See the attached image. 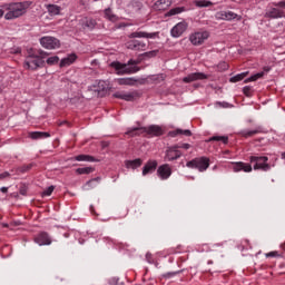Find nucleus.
I'll list each match as a JSON object with an SVG mask.
<instances>
[{
    "mask_svg": "<svg viewBox=\"0 0 285 285\" xmlns=\"http://www.w3.org/2000/svg\"><path fill=\"white\" fill-rule=\"evenodd\" d=\"M87 184H92V180H89Z\"/></svg>",
    "mask_w": 285,
    "mask_h": 285,
    "instance_id": "nucleus-60",
    "label": "nucleus"
},
{
    "mask_svg": "<svg viewBox=\"0 0 285 285\" xmlns=\"http://www.w3.org/2000/svg\"><path fill=\"white\" fill-rule=\"evenodd\" d=\"M179 273H181V271L167 272V273L163 274L161 277H163V279H170V278L175 277V275H179Z\"/></svg>",
    "mask_w": 285,
    "mask_h": 285,
    "instance_id": "nucleus-42",
    "label": "nucleus"
},
{
    "mask_svg": "<svg viewBox=\"0 0 285 285\" xmlns=\"http://www.w3.org/2000/svg\"><path fill=\"white\" fill-rule=\"evenodd\" d=\"M204 79H208V75L204 72H193L183 78L184 83H193V81H204Z\"/></svg>",
    "mask_w": 285,
    "mask_h": 285,
    "instance_id": "nucleus-16",
    "label": "nucleus"
},
{
    "mask_svg": "<svg viewBox=\"0 0 285 285\" xmlns=\"http://www.w3.org/2000/svg\"><path fill=\"white\" fill-rule=\"evenodd\" d=\"M20 195H27V190L24 188L20 189Z\"/></svg>",
    "mask_w": 285,
    "mask_h": 285,
    "instance_id": "nucleus-54",
    "label": "nucleus"
},
{
    "mask_svg": "<svg viewBox=\"0 0 285 285\" xmlns=\"http://www.w3.org/2000/svg\"><path fill=\"white\" fill-rule=\"evenodd\" d=\"M170 253H177V250H175V249H171V250H170Z\"/></svg>",
    "mask_w": 285,
    "mask_h": 285,
    "instance_id": "nucleus-58",
    "label": "nucleus"
},
{
    "mask_svg": "<svg viewBox=\"0 0 285 285\" xmlns=\"http://www.w3.org/2000/svg\"><path fill=\"white\" fill-rule=\"evenodd\" d=\"M77 61V56L75 53L69 55L66 58L60 60V68H67L68 66H72Z\"/></svg>",
    "mask_w": 285,
    "mask_h": 285,
    "instance_id": "nucleus-24",
    "label": "nucleus"
},
{
    "mask_svg": "<svg viewBox=\"0 0 285 285\" xmlns=\"http://www.w3.org/2000/svg\"><path fill=\"white\" fill-rule=\"evenodd\" d=\"M80 26L83 30H95V28H97V20L95 18L85 17L80 20Z\"/></svg>",
    "mask_w": 285,
    "mask_h": 285,
    "instance_id": "nucleus-19",
    "label": "nucleus"
},
{
    "mask_svg": "<svg viewBox=\"0 0 285 285\" xmlns=\"http://www.w3.org/2000/svg\"><path fill=\"white\" fill-rule=\"evenodd\" d=\"M249 164L253 165L255 170H263V173H268L273 166L268 164L267 156H259L258 154H254L249 156Z\"/></svg>",
    "mask_w": 285,
    "mask_h": 285,
    "instance_id": "nucleus-3",
    "label": "nucleus"
},
{
    "mask_svg": "<svg viewBox=\"0 0 285 285\" xmlns=\"http://www.w3.org/2000/svg\"><path fill=\"white\" fill-rule=\"evenodd\" d=\"M268 19H284L285 12L279 8H272L266 12Z\"/></svg>",
    "mask_w": 285,
    "mask_h": 285,
    "instance_id": "nucleus-20",
    "label": "nucleus"
},
{
    "mask_svg": "<svg viewBox=\"0 0 285 285\" xmlns=\"http://www.w3.org/2000/svg\"><path fill=\"white\" fill-rule=\"evenodd\" d=\"M76 161H95V157L90 155H78L75 157Z\"/></svg>",
    "mask_w": 285,
    "mask_h": 285,
    "instance_id": "nucleus-36",
    "label": "nucleus"
},
{
    "mask_svg": "<svg viewBox=\"0 0 285 285\" xmlns=\"http://www.w3.org/2000/svg\"><path fill=\"white\" fill-rule=\"evenodd\" d=\"M272 6H274V8H281L282 10H285V0L272 2Z\"/></svg>",
    "mask_w": 285,
    "mask_h": 285,
    "instance_id": "nucleus-46",
    "label": "nucleus"
},
{
    "mask_svg": "<svg viewBox=\"0 0 285 285\" xmlns=\"http://www.w3.org/2000/svg\"><path fill=\"white\" fill-rule=\"evenodd\" d=\"M108 89V82L105 80H97L94 85L95 92H105Z\"/></svg>",
    "mask_w": 285,
    "mask_h": 285,
    "instance_id": "nucleus-27",
    "label": "nucleus"
},
{
    "mask_svg": "<svg viewBox=\"0 0 285 285\" xmlns=\"http://www.w3.org/2000/svg\"><path fill=\"white\" fill-rule=\"evenodd\" d=\"M259 132H262V129L256 128V129H244L240 131L242 137H245L246 139H248V137H254V135H259Z\"/></svg>",
    "mask_w": 285,
    "mask_h": 285,
    "instance_id": "nucleus-29",
    "label": "nucleus"
},
{
    "mask_svg": "<svg viewBox=\"0 0 285 285\" xmlns=\"http://www.w3.org/2000/svg\"><path fill=\"white\" fill-rule=\"evenodd\" d=\"M111 68L118 71V75H130L131 72H137L138 69H129L127 65L119 61L111 62Z\"/></svg>",
    "mask_w": 285,
    "mask_h": 285,
    "instance_id": "nucleus-17",
    "label": "nucleus"
},
{
    "mask_svg": "<svg viewBox=\"0 0 285 285\" xmlns=\"http://www.w3.org/2000/svg\"><path fill=\"white\" fill-rule=\"evenodd\" d=\"M33 242L38 244V246H50L52 238L48 232H40L33 237Z\"/></svg>",
    "mask_w": 285,
    "mask_h": 285,
    "instance_id": "nucleus-8",
    "label": "nucleus"
},
{
    "mask_svg": "<svg viewBox=\"0 0 285 285\" xmlns=\"http://www.w3.org/2000/svg\"><path fill=\"white\" fill-rule=\"evenodd\" d=\"M216 19H220L223 21H233L237 19L238 21L242 20V16H238L237 13L233 11H219L216 13Z\"/></svg>",
    "mask_w": 285,
    "mask_h": 285,
    "instance_id": "nucleus-14",
    "label": "nucleus"
},
{
    "mask_svg": "<svg viewBox=\"0 0 285 285\" xmlns=\"http://www.w3.org/2000/svg\"><path fill=\"white\" fill-rule=\"evenodd\" d=\"M178 148H184V150H188V149H190V144H188V142H185V144H183V145H180V146H177Z\"/></svg>",
    "mask_w": 285,
    "mask_h": 285,
    "instance_id": "nucleus-50",
    "label": "nucleus"
},
{
    "mask_svg": "<svg viewBox=\"0 0 285 285\" xmlns=\"http://www.w3.org/2000/svg\"><path fill=\"white\" fill-rule=\"evenodd\" d=\"M266 257H279V253L278 252H269L266 254Z\"/></svg>",
    "mask_w": 285,
    "mask_h": 285,
    "instance_id": "nucleus-49",
    "label": "nucleus"
},
{
    "mask_svg": "<svg viewBox=\"0 0 285 285\" xmlns=\"http://www.w3.org/2000/svg\"><path fill=\"white\" fill-rule=\"evenodd\" d=\"M218 70H220L222 72H224L225 70H228V63L226 62H220L218 66H217Z\"/></svg>",
    "mask_w": 285,
    "mask_h": 285,
    "instance_id": "nucleus-48",
    "label": "nucleus"
},
{
    "mask_svg": "<svg viewBox=\"0 0 285 285\" xmlns=\"http://www.w3.org/2000/svg\"><path fill=\"white\" fill-rule=\"evenodd\" d=\"M126 48H128V50H134L136 52H144L147 48V45L141 40L132 39L126 43Z\"/></svg>",
    "mask_w": 285,
    "mask_h": 285,
    "instance_id": "nucleus-12",
    "label": "nucleus"
},
{
    "mask_svg": "<svg viewBox=\"0 0 285 285\" xmlns=\"http://www.w3.org/2000/svg\"><path fill=\"white\" fill-rule=\"evenodd\" d=\"M173 6V0H158L154 3V10H168Z\"/></svg>",
    "mask_w": 285,
    "mask_h": 285,
    "instance_id": "nucleus-22",
    "label": "nucleus"
},
{
    "mask_svg": "<svg viewBox=\"0 0 285 285\" xmlns=\"http://www.w3.org/2000/svg\"><path fill=\"white\" fill-rule=\"evenodd\" d=\"M196 250L198 253H210V245L208 244H202L196 247Z\"/></svg>",
    "mask_w": 285,
    "mask_h": 285,
    "instance_id": "nucleus-39",
    "label": "nucleus"
},
{
    "mask_svg": "<svg viewBox=\"0 0 285 285\" xmlns=\"http://www.w3.org/2000/svg\"><path fill=\"white\" fill-rule=\"evenodd\" d=\"M33 167H35V163L23 165L19 168V173H28L29 170H32Z\"/></svg>",
    "mask_w": 285,
    "mask_h": 285,
    "instance_id": "nucleus-41",
    "label": "nucleus"
},
{
    "mask_svg": "<svg viewBox=\"0 0 285 285\" xmlns=\"http://www.w3.org/2000/svg\"><path fill=\"white\" fill-rule=\"evenodd\" d=\"M32 6L31 1H23V2H9L1 6L3 10L7 11L4 14L6 21H13V19H19L23 17L26 12H28V8Z\"/></svg>",
    "mask_w": 285,
    "mask_h": 285,
    "instance_id": "nucleus-1",
    "label": "nucleus"
},
{
    "mask_svg": "<svg viewBox=\"0 0 285 285\" xmlns=\"http://www.w3.org/2000/svg\"><path fill=\"white\" fill-rule=\"evenodd\" d=\"M170 175H173V168H170V165L168 164H164L160 165L157 169V176L159 177V179H161L163 181H166V179H168L170 177Z\"/></svg>",
    "mask_w": 285,
    "mask_h": 285,
    "instance_id": "nucleus-15",
    "label": "nucleus"
},
{
    "mask_svg": "<svg viewBox=\"0 0 285 285\" xmlns=\"http://www.w3.org/2000/svg\"><path fill=\"white\" fill-rule=\"evenodd\" d=\"M66 124H68V121H60L59 124H58V126H63V125H66Z\"/></svg>",
    "mask_w": 285,
    "mask_h": 285,
    "instance_id": "nucleus-56",
    "label": "nucleus"
},
{
    "mask_svg": "<svg viewBox=\"0 0 285 285\" xmlns=\"http://www.w3.org/2000/svg\"><path fill=\"white\" fill-rule=\"evenodd\" d=\"M0 191H1V193H4V194L8 193V187H1V188H0Z\"/></svg>",
    "mask_w": 285,
    "mask_h": 285,
    "instance_id": "nucleus-53",
    "label": "nucleus"
},
{
    "mask_svg": "<svg viewBox=\"0 0 285 285\" xmlns=\"http://www.w3.org/2000/svg\"><path fill=\"white\" fill-rule=\"evenodd\" d=\"M114 97L116 99H122L124 101H135L137 99V97H139V92H137V91H129V92L116 91L114 94Z\"/></svg>",
    "mask_w": 285,
    "mask_h": 285,
    "instance_id": "nucleus-13",
    "label": "nucleus"
},
{
    "mask_svg": "<svg viewBox=\"0 0 285 285\" xmlns=\"http://www.w3.org/2000/svg\"><path fill=\"white\" fill-rule=\"evenodd\" d=\"M144 132H146V135H150L151 137H161V135H164V129L159 127V125H150L148 127H134L129 128L126 131V135L129 137H135L137 135H144Z\"/></svg>",
    "mask_w": 285,
    "mask_h": 285,
    "instance_id": "nucleus-2",
    "label": "nucleus"
},
{
    "mask_svg": "<svg viewBox=\"0 0 285 285\" xmlns=\"http://www.w3.org/2000/svg\"><path fill=\"white\" fill-rule=\"evenodd\" d=\"M57 63H59V56L49 57L47 59L48 66H57Z\"/></svg>",
    "mask_w": 285,
    "mask_h": 285,
    "instance_id": "nucleus-40",
    "label": "nucleus"
},
{
    "mask_svg": "<svg viewBox=\"0 0 285 285\" xmlns=\"http://www.w3.org/2000/svg\"><path fill=\"white\" fill-rule=\"evenodd\" d=\"M137 80L135 78H120L118 79L119 86H135Z\"/></svg>",
    "mask_w": 285,
    "mask_h": 285,
    "instance_id": "nucleus-32",
    "label": "nucleus"
},
{
    "mask_svg": "<svg viewBox=\"0 0 285 285\" xmlns=\"http://www.w3.org/2000/svg\"><path fill=\"white\" fill-rule=\"evenodd\" d=\"M233 173H253V165L244 161H232Z\"/></svg>",
    "mask_w": 285,
    "mask_h": 285,
    "instance_id": "nucleus-9",
    "label": "nucleus"
},
{
    "mask_svg": "<svg viewBox=\"0 0 285 285\" xmlns=\"http://www.w3.org/2000/svg\"><path fill=\"white\" fill-rule=\"evenodd\" d=\"M187 168L196 169L199 173H206L210 168V158L206 156L194 158L186 163Z\"/></svg>",
    "mask_w": 285,
    "mask_h": 285,
    "instance_id": "nucleus-4",
    "label": "nucleus"
},
{
    "mask_svg": "<svg viewBox=\"0 0 285 285\" xmlns=\"http://www.w3.org/2000/svg\"><path fill=\"white\" fill-rule=\"evenodd\" d=\"M77 175H90V173H95V168L92 167H80L76 169Z\"/></svg>",
    "mask_w": 285,
    "mask_h": 285,
    "instance_id": "nucleus-34",
    "label": "nucleus"
},
{
    "mask_svg": "<svg viewBox=\"0 0 285 285\" xmlns=\"http://www.w3.org/2000/svg\"><path fill=\"white\" fill-rule=\"evenodd\" d=\"M186 30H188V22L180 21L171 28L170 35L174 37V39H179V37H181Z\"/></svg>",
    "mask_w": 285,
    "mask_h": 285,
    "instance_id": "nucleus-10",
    "label": "nucleus"
},
{
    "mask_svg": "<svg viewBox=\"0 0 285 285\" xmlns=\"http://www.w3.org/2000/svg\"><path fill=\"white\" fill-rule=\"evenodd\" d=\"M232 1H235V0H232Z\"/></svg>",
    "mask_w": 285,
    "mask_h": 285,
    "instance_id": "nucleus-61",
    "label": "nucleus"
},
{
    "mask_svg": "<svg viewBox=\"0 0 285 285\" xmlns=\"http://www.w3.org/2000/svg\"><path fill=\"white\" fill-rule=\"evenodd\" d=\"M157 52H159V50L147 51L142 53V57H148L149 59H153V57H157Z\"/></svg>",
    "mask_w": 285,
    "mask_h": 285,
    "instance_id": "nucleus-45",
    "label": "nucleus"
},
{
    "mask_svg": "<svg viewBox=\"0 0 285 285\" xmlns=\"http://www.w3.org/2000/svg\"><path fill=\"white\" fill-rule=\"evenodd\" d=\"M262 77H264V72H258V73H255L253 76H250L249 78L245 79L244 80V83H250V81H257V79H262Z\"/></svg>",
    "mask_w": 285,
    "mask_h": 285,
    "instance_id": "nucleus-38",
    "label": "nucleus"
},
{
    "mask_svg": "<svg viewBox=\"0 0 285 285\" xmlns=\"http://www.w3.org/2000/svg\"><path fill=\"white\" fill-rule=\"evenodd\" d=\"M208 141H222V144H228V136H213Z\"/></svg>",
    "mask_w": 285,
    "mask_h": 285,
    "instance_id": "nucleus-37",
    "label": "nucleus"
},
{
    "mask_svg": "<svg viewBox=\"0 0 285 285\" xmlns=\"http://www.w3.org/2000/svg\"><path fill=\"white\" fill-rule=\"evenodd\" d=\"M178 135H184L185 137H193V131L190 129H176L169 131V137H178Z\"/></svg>",
    "mask_w": 285,
    "mask_h": 285,
    "instance_id": "nucleus-25",
    "label": "nucleus"
},
{
    "mask_svg": "<svg viewBox=\"0 0 285 285\" xmlns=\"http://www.w3.org/2000/svg\"><path fill=\"white\" fill-rule=\"evenodd\" d=\"M208 39H210V31L205 29H199L189 35L191 46H204Z\"/></svg>",
    "mask_w": 285,
    "mask_h": 285,
    "instance_id": "nucleus-5",
    "label": "nucleus"
},
{
    "mask_svg": "<svg viewBox=\"0 0 285 285\" xmlns=\"http://www.w3.org/2000/svg\"><path fill=\"white\" fill-rule=\"evenodd\" d=\"M181 155V150H179L177 146H171L165 151L164 159L166 161H177Z\"/></svg>",
    "mask_w": 285,
    "mask_h": 285,
    "instance_id": "nucleus-11",
    "label": "nucleus"
},
{
    "mask_svg": "<svg viewBox=\"0 0 285 285\" xmlns=\"http://www.w3.org/2000/svg\"><path fill=\"white\" fill-rule=\"evenodd\" d=\"M243 94H244L245 97H252L253 96V87L245 86L243 88Z\"/></svg>",
    "mask_w": 285,
    "mask_h": 285,
    "instance_id": "nucleus-44",
    "label": "nucleus"
},
{
    "mask_svg": "<svg viewBox=\"0 0 285 285\" xmlns=\"http://www.w3.org/2000/svg\"><path fill=\"white\" fill-rule=\"evenodd\" d=\"M159 32L135 31L130 33L131 39H156Z\"/></svg>",
    "mask_w": 285,
    "mask_h": 285,
    "instance_id": "nucleus-18",
    "label": "nucleus"
},
{
    "mask_svg": "<svg viewBox=\"0 0 285 285\" xmlns=\"http://www.w3.org/2000/svg\"><path fill=\"white\" fill-rule=\"evenodd\" d=\"M40 46L46 50H57L61 48V41L52 36H45L40 38Z\"/></svg>",
    "mask_w": 285,
    "mask_h": 285,
    "instance_id": "nucleus-7",
    "label": "nucleus"
},
{
    "mask_svg": "<svg viewBox=\"0 0 285 285\" xmlns=\"http://www.w3.org/2000/svg\"><path fill=\"white\" fill-rule=\"evenodd\" d=\"M30 139H48L50 132L48 131H31L29 132Z\"/></svg>",
    "mask_w": 285,
    "mask_h": 285,
    "instance_id": "nucleus-26",
    "label": "nucleus"
},
{
    "mask_svg": "<svg viewBox=\"0 0 285 285\" xmlns=\"http://www.w3.org/2000/svg\"><path fill=\"white\" fill-rule=\"evenodd\" d=\"M47 11L49 12L50 17H57L61 14V7L57 4H47Z\"/></svg>",
    "mask_w": 285,
    "mask_h": 285,
    "instance_id": "nucleus-28",
    "label": "nucleus"
},
{
    "mask_svg": "<svg viewBox=\"0 0 285 285\" xmlns=\"http://www.w3.org/2000/svg\"><path fill=\"white\" fill-rule=\"evenodd\" d=\"M207 264H213V261H208Z\"/></svg>",
    "mask_w": 285,
    "mask_h": 285,
    "instance_id": "nucleus-59",
    "label": "nucleus"
},
{
    "mask_svg": "<svg viewBox=\"0 0 285 285\" xmlns=\"http://www.w3.org/2000/svg\"><path fill=\"white\" fill-rule=\"evenodd\" d=\"M246 77H248V71L237 73L236 76L232 77L229 79V81L232 83H237V81H244V79H246Z\"/></svg>",
    "mask_w": 285,
    "mask_h": 285,
    "instance_id": "nucleus-31",
    "label": "nucleus"
},
{
    "mask_svg": "<svg viewBox=\"0 0 285 285\" xmlns=\"http://www.w3.org/2000/svg\"><path fill=\"white\" fill-rule=\"evenodd\" d=\"M14 55H21V48H17L16 50L12 51Z\"/></svg>",
    "mask_w": 285,
    "mask_h": 285,
    "instance_id": "nucleus-52",
    "label": "nucleus"
},
{
    "mask_svg": "<svg viewBox=\"0 0 285 285\" xmlns=\"http://www.w3.org/2000/svg\"><path fill=\"white\" fill-rule=\"evenodd\" d=\"M144 160L141 158H136L134 160H126L125 166L126 168H131V170H137V168H141Z\"/></svg>",
    "mask_w": 285,
    "mask_h": 285,
    "instance_id": "nucleus-23",
    "label": "nucleus"
},
{
    "mask_svg": "<svg viewBox=\"0 0 285 285\" xmlns=\"http://www.w3.org/2000/svg\"><path fill=\"white\" fill-rule=\"evenodd\" d=\"M184 10H186L184 7L173 8L166 13V17H175V14H181Z\"/></svg>",
    "mask_w": 285,
    "mask_h": 285,
    "instance_id": "nucleus-33",
    "label": "nucleus"
},
{
    "mask_svg": "<svg viewBox=\"0 0 285 285\" xmlns=\"http://www.w3.org/2000/svg\"><path fill=\"white\" fill-rule=\"evenodd\" d=\"M105 19H107L108 21H112V23H116V21H119V17L112 13V9L110 8L105 9Z\"/></svg>",
    "mask_w": 285,
    "mask_h": 285,
    "instance_id": "nucleus-30",
    "label": "nucleus"
},
{
    "mask_svg": "<svg viewBox=\"0 0 285 285\" xmlns=\"http://www.w3.org/2000/svg\"><path fill=\"white\" fill-rule=\"evenodd\" d=\"M217 106H219V108H233V105L230 102H226V101H218L216 102Z\"/></svg>",
    "mask_w": 285,
    "mask_h": 285,
    "instance_id": "nucleus-47",
    "label": "nucleus"
},
{
    "mask_svg": "<svg viewBox=\"0 0 285 285\" xmlns=\"http://www.w3.org/2000/svg\"><path fill=\"white\" fill-rule=\"evenodd\" d=\"M42 66H43V59H41V57L32 52H29V55L26 57L24 68H27V70H37Z\"/></svg>",
    "mask_w": 285,
    "mask_h": 285,
    "instance_id": "nucleus-6",
    "label": "nucleus"
},
{
    "mask_svg": "<svg viewBox=\"0 0 285 285\" xmlns=\"http://www.w3.org/2000/svg\"><path fill=\"white\" fill-rule=\"evenodd\" d=\"M195 6L197 8H209V6H213V2L209 0H196Z\"/></svg>",
    "mask_w": 285,
    "mask_h": 285,
    "instance_id": "nucleus-35",
    "label": "nucleus"
},
{
    "mask_svg": "<svg viewBox=\"0 0 285 285\" xmlns=\"http://www.w3.org/2000/svg\"><path fill=\"white\" fill-rule=\"evenodd\" d=\"M6 14V11H3V9H0V19L1 17H3Z\"/></svg>",
    "mask_w": 285,
    "mask_h": 285,
    "instance_id": "nucleus-55",
    "label": "nucleus"
},
{
    "mask_svg": "<svg viewBox=\"0 0 285 285\" xmlns=\"http://www.w3.org/2000/svg\"><path fill=\"white\" fill-rule=\"evenodd\" d=\"M9 176H10V173L4 171V173L0 174V179H6V177H9Z\"/></svg>",
    "mask_w": 285,
    "mask_h": 285,
    "instance_id": "nucleus-51",
    "label": "nucleus"
},
{
    "mask_svg": "<svg viewBox=\"0 0 285 285\" xmlns=\"http://www.w3.org/2000/svg\"><path fill=\"white\" fill-rule=\"evenodd\" d=\"M52 193H55V186L51 185L42 191V197H50Z\"/></svg>",
    "mask_w": 285,
    "mask_h": 285,
    "instance_id": "nucleus-43",
    "label": "nucleus"
},
{
    "mask_svg": "<svg viewBox=\"0 0 285 285\" xmlns=\"http://www.w3.org/2000/svg\"><path fill=\"white\" fill-rule=\"evenodd\" d=\"M282 159H285V151L282 154Z\"/></svg>",
    "mask_w": 285,
    "mask_h": 285,
    "instance_id": "nucleus-57",
    "label": "nucleus"
},
{
    "mask_svg": "<svg viewBox=\"0 0 285 285\" xmlns=\"http://www.w3.org/2000/svg\"><path fill=\"white\" fill-rule=\"evenodd\" d=\"M155 170H157V160H149L142 168V175L146 177V175H149V173H155Z\"/></svg>",
    "mask_w": 285,
    "mask_h": 285,
    "instance_id": "nucleus-21",
    "label": "nucleus"
}]
</instances>
